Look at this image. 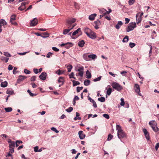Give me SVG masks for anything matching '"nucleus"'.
Wrapping results in <instances>:
<instances>
[{
  "instance_id": "f257e3e1",
  "label": "nucleus",
  "mask_w": 159,
  "mask_h": 159,
  "mask_svg": "<svg viewBox=\"0 0 159 159\" xmlns=\"http://www.w3.org/2000/svg\"><path fill=\"white\" fill-rule=\"evenodd\" d=\"M116 127V129L117 131V135L119 139H121L126 137V134L123 131L121 127L119 125H117Z\"/></svg>"
},
{
  "instance_id": "f03ea898",
  "label": "nucleus",
  "mask_w": 159,
  "mask_h": 159,
  "mask_svg": "<svg viewBox=\"0 0 159 159\" xmlns=\"http://www.w3.org/2000/svg\"><path fill=\"white\" fill-rule=\"evenodd\" d=\"M84 31L87 36L92 39H95L96 37L95 33L89 28H85Z\"/></svg>"
},
{
  "instance_id": "7ed1b4c3",
  "label": "nucleus",
  "mask_w": 159,
  "mask_h": 159,
  "mask_svg": "<svg viewBox=\"0 0 159 159\" xmlns=\"http://www.w3.org/2000/svg\"><path fill=\"white\" fill-rule=\"evenodd\" d=\"M111 85L113 89L119 91L123 89L122 87L120 84L115 82H113Z\"/></svg>"
},
{
  "instance_id": "20e7f679",
  "label": "nucleus",
  "mask_w": 159,
  "mask_h": 159,
  "mask_svg": "<svg viewBox=\"0 0 159 159\" xmlns=\"http://www.w3.org/2000/svg\"><path fill=\"white\" fill-rule=\"evenodd\" d=\"M149 123L155 132H157L158 131V129L157 126V123L154 120L151 121Z\"/></svg>"
},
{
  "instance_id": "39448f33",
  "label": "nucleus",
  "mask_w": 159,
  "mask_h": 159,
  "mask_svg": "<svg viewBox=\"0 0 159 159\" xmlns=\"http://www.w3.org/2000/svg\"><path fill=\"white\" fill-rule=\"evenodd\" d=\"M136 27V24L135 22H132L129 24L128 26L126 28V31L127 32L133 30Z\"/></svg>"
},
{
  "instance_id": "423d86ee",
  "label": "nucleus",
  "mask_w": 159,
  "mask_h": 159,
  "mask_svg": "<svg viewBox=\"0 0 159 159\" xmlns=\"http://www.w3.org/2000/svg\"><path fill=\"white\" fill-rule=\"evenodd\" d=\"M84 68L83 66L78 67L77 68L75 69V70L76 71L79 72V76L81 77H83L84 75Z\"/></svg>"
},
{
  "instance_id": "0eeeda50",
  "label": "nucleus",
  "mask_w": 159,
  "mask_h": 159,
  "mask_svg": "<svg viewBox=\"0 0 159 159\" xmlns=\"http://www.w3.org/2000/svg\"><path fill=\"white\" fill-rule=\"evenodd\" d=\"M76 25V24L72 25V27L67 26L68 27V29H64L63 31V34L64 35H66L71 30H72L75 26Z\"/></svg>"
},
{
  "instance_id": "6e6552de",
  "label": "nucleus",
  "mask_w": 159,
  "mask_h": 159,
  "mask_svg": "<svg viewBox=\"0 0 159 159\" xmlns=\"http://www.w3.org/2000/svg\"><path fill=\"white\" fill-rule=\"evenodd\" d=\"M143 13V12L140 13V12L138 13L136 16V20L137 21V24H138L142 20V16Z\"/></svg>"
},
{
  "instance_id": "1a4fd4ad",
  "label": "nucleus",
  "mask_w": 159,
  "mask_h": 159,
  "mask_svg": "<svg viewBox=\"0 0 159 159\" xmlns=\"http://www.w3.org/2000/svg\"><path fill=\"white\" fill-rule=\"evenodd\" d=\"M75 18H72L67 20L66 22V26L71 27L72 25H73V24L75 22Z\"/></svg>"
},
{
  "instance_id": "9d476101",
  "label": "nucleus",
  "mask_w": 159,
  "mask_h": 159,
  "mask_svg": "<svg viewBox=\"0 0 159 159\" xmlns=\"http://www.w3.org/2000/svg\"><path fill=\"white\" fill-rule=\"evenodd\" d=\"M16 16L14 15H12L11 16L10 21L12 25H17V23L16 22L14 21L16 20Z\"/></svg>"
},
{
  "instance_id": "9b49d317",
  "label": "nucleus",
  "mask_w": 159,
  "mask_h": 159,
  "mask_svg": "<svg viewBox=\"0 0 159 159\" xmlns=\"http://www.w3.org/2000/svg\"><path fill=\"white\" fill-rule=\"evenodd\" d=\"M134 89L136 92L139 95L141 96V94L140 93V91L139 85L137 84H135Z\"/></svg>"
},
{
  "instance_id": "f8f14e48",
  "label": "nucleus",
  "mask_w": 159,
  "mask_h": 159,
  "mask_svg": "<svg viewBox=\"0 0 159 159\" xmlns=\"http://www.w3.org/2000/svg\"><path fill=\"white\" fill-rule=\"evenodd\" d=\"M100 25L101 22L99 20H97L94 22L93 25L96 29H99V26Z\"/></svg>"
},
{
  "instance_id": "ddd939ff",
  "label": "nucleus",
  "mask_w": 159,
  "mask_h": 159,
  "mask_svg": "<svg viewBox=\"0 0 159 159\" xmlns=\"http://www.w3.org/2000/svg\"><path fill=\"white\" fill-rule=\"evenodd\" d=\"M38 22L37 19L35 18H34L33 20H31L30 23V25L32 26H34L36 25Z\"/></svg>"
},
{
  "instance_id": "4468645a",
  "label": "nucleus",
  "mask_w": 159,
  "mask_h": 159,
  "mask_svg": "<svg viewBox=\"0 0 159 159\" xmlns=\"http://www.w3.org/2000/svg\"><path fill=\"white\" fill-rule=\"evenodd\" d=\"M78 134L79 138L80 139H84L85 137V134H84L82 131L80 130L79 131Z\"/></svg>"
},
{
  "instance_id": "2eb2a0df",
  "label": "nucleus",
  "mask_w": 159,
  "mask_h": 159,
  "mask_svg": "<svg viewBox=\"0 0 159 159\" xmlns=\"http://www.w3.org/2000/svg\"><path fill=\"white\" fill-rule=\"evenodd\" d=\"M106 89L107 90V94L109 96L111 92H112V89L111 87V86L110 85H108L107 87L106 88Z\"/></svg>"
},
{
  "instance_id": "dca6fc26",
  "label": "nucleus",
  "mask_w": 159,
  "mask_h": 159,
  "mask_svg": "<svg viewBox=\"0 0 159 159\" xmlns=\"http://www.w3.org/2000/svg\"><path fill=\"white\" fill-rule=\"evenodd\" d=\"M28 2H22L20 6L18 8V9L20 10V11H22L24 10L26 8V7L25 6V5L26 4H28Z\"/></svg>"
},
{
  "instance_id": "f3484780",
  "label": "nucleus",
  "mask_w": 159,
  "mask_h": 159,
  "mask_svg": "<svg viewBox=\"0 0 159 159\" xmlns=\"http://www.w3.org/2000/svg\"><path fill=\"white\" fill-rule=\"evenodd\" d=\"M47 74L45 72H42L41 74L39 75V77L40 79L42 80H44L46 79V76Z\"/></svg>"
},
{
  "instance_id": "a211bd4d",
  "label": "nucleus",
  "mask_w": 159,
  "mask_h": 159,
  "mask_svg": "<svg viewBox=\"0 0 159 159\" xmlns=\"http://www.w3.org/2000/svg\"><path fill=\"white\" fill-rule=\"evenodd\" d=\"M143 131L147 139L148 140H149V136L147 130L145 129H143Z\"/></svg>"
},
{
  "instance_id": "6ab92c4d",
  "label": "nucleus",
  "mask_w": 159,
  "mask_h": 159,
  "mask_svg": "<svg viewBox=\"0 0 159 159\" xmlns=\"http://www.w3.org/2000/svg\"><path fill=\"white\" fill-rule=\"evenodd\" d=\"M88 57L89 58V61H90L91 60H94L96 59L97 57V56L95 54H91L88 55Z\"/></svg>"
},
{
  "instance_id": "aec40b11",
  "label": "nucleus",
  "mask_w": 159,
  "mask_h": 159,
  "mask_svg": "<svg viewBox=\"0 0 159 159\" xmlns=\"http://www.w3.org/2000/svg\"><path fill=\"white\" fill-rule=\"evenodd\" d=\"M26 78V77L23 75H20L19 76V78L17 79V83H19L20 82L24 80Z\"/></svg>"
},
{
  "instance_id": "412c9836",
  "label": "nucleus",
  "mask_w": 159,
  "mask_h": 159,
  "mask_svg": "<svg viewBox=\"0 0 159 159\" xmlns=\"http://www.w3.org/2000/svg\"><path fill=\"white\" fill-rule=\"evenodd\" d=\"M97 16V14L95 13L92 14L89 16V19L90 20H93Z\"/></svg>"
},
{
  "instance_id": "4be33fe9",
  "label": "nucleus",
  "mask_w": 159,
  "mask_h": 159,
  "mask_svg": "<svg viewBox=\"0 0 159 159\" xmlns=\"http://www.w3.org/2000/svg\"><path fill=\"white\" fill-rule=\"evenodd\" d=\"M7 24V22L4 19L0 20V28H1L2 26H4Z\"/></svg>"
},
{
  "instance_id": "5701e85b",
  "label": "nucleus",
  "mask_w": 159,
  "mask_h": 159,
  "mask_svg": "<svg viewBox=\"0 0 159 159\" xmlns=\"http://www.w3.org/2000/svg\"><path fill=\"white\" fill-rule=\"evenodd\" d=\"M123 25V23L121 21H118L117 24L116 25L115 27L117 29H119L120 27Z\"/></svg>"
},
{
  "instance_id": "b1692460",
  "label": "nucleus",
  "mask_w": 159,
  "mask_h": 159,
  "mask_svg": "<svg viewBox=\"0 0 159 159\" xmlns=\"http://www.w3.org/2000/svg\"><path fill=\"white\" fill-rule=\"evenodd\" d=\"M49 36V34L48 32H46L42 33L41 37L43 38H44L48 37Z\"/></svg>"
},
{
  "instance_id": "393cba45",
  "label": "nucleus",
  "mask_w": 159,
  "mask_h": 159,
  "mask_svg": "<svg viewBox=\"0 0 159 159\" xmlns=\"http://www.w3.org/2000/svg\"><path fill=\"white\" fill-rule=\"evenodd\" d=\"M100 13L103 15H105L107 14V11L105 9L102 8L99 11Z\"/></svg>"
},
{
  "instance_id": "a878e982",
  "label": "nucleus",
  "mask_w": 159,
  "mask_h": 159,
  "mask_svg": "<svg viewBox=\"0 0 159 159\" xmlns=\"http://www.w3.org/2000/svg\"><path fill=\"white\" fill-rule=\"evenodd\" d=\"M88 54L87 53H84L83 55V59L87 61H89V58H88Z\"/></svg>"
},
{
  "instance_id": "bb28decb",
  "label": "nucleus",
  "mask_w": 159,
  "mask_h": 159,
  "mask_svg": "<svg viewBox=\"0 0 159 159\" xmlns=\"http://www.w3.org/2000/svg\"><path fill=\"white\" fill-rule=\"evenodd\" d=\"M7 82L6 81L2 82L1 84V86L2 87L4 88L6 87L7 85Z\"/></svg>"
},
{
  "instance_id": "cd10ccee",
  "label": "nucleus",
  "mask_w": 159,
  "mask_h": 159,
  "mask_svg": "<svg viewBox=\"0 0 159 159\" xmlns=\"http://www.w3.org/2000/svg\"><path fill=\"white\" fill-rule=\"evenodd\" d=\"M84 41L83 40H82L78 42V44L80 47H82L84 46Z\"/></svg>"
},
{
  "instance_id": "c85d7f7f",
  "label": "nucleus",
  "mask_w": 159,
  "mask_h": 159,
  "mask_svg": "<svg viewBox=\"0 0 159 159\" xmlns=\"http://www.w3.org/2000/svg\"><path fill=\"white\" fill-rule=\"evenodd\" d=\"M86 74L87 78L90 79L91 78V75L90 72L89 71V70H87L86 71Z\"/></svg>"
},
{
  "instance_id": "c756f323",
  "label": "nucleus",
  "mask_w": 159,
  "mask_h": 159,
  "mask_svg": "<svg viewBox=\"0 0 159 159\" xmlns=\"http://www.w3.org/2000/svg\"><path fill=\"white\" fill-rule=\"evenodd\" d=\"M0 59L2 61H5L6 63H7L8 61L9 58H6L5 57L2 56L1 57Z\"/></svg>"
},
{
  "instance_id": "7c9ffc66",
  "label": "nucleus",
  "mask_w": 159,
  "mask_h": 159,
  "mask_svg": "<svg viewBox=\"0 0 159 159\" xmlns=\"http://www.w3.org/2000/svg\"><path fill=\"white\" fill-rule=\"evenodd\" d=\"M81 29L80 28H79L77 29L76 30L74 31L72 34V35L74 36L76 34L78 33L79 32H81Z\"/></svg>"
},
{
  "instance_id": "2f4dec72",
  "label": "nucleus",
  "mask_w": 159,
  "mask_h": 159,
  "mask_svg": "<svg viewBox=\"0 0 159 159\" xmlns=\"http://www.w3.org/2000/svg\"><path fill=\"white\" fill-rule=\"evenodd\" d=\"M80 114L77 112L76 113V117L74 118V120H76L77 119L79 120H81V117H79Z\"/></svg>"
},
{
  "instance_id": "473e14b6",
  "label": "nucleus",
  "mask_w": 159,
  "mask_h": 159,
  "mask_svg": "<svg viewBox=\"0 0 159 159\" xmlns=\"http://www.w3.org/2000/svg\"><path fill=\"white\" fill-rule=\"evenodd\" d=\"M71 80L72 82L73 85L74 86L79 85L80 84V83L78 81H75L74 80Z\"/></svg>"
},
{
  "instance_id": "72a5a7b5",
  "label": "nucleus",
  "mask_w": 159,
  "mask_h": 159,
  "mask_svg": "<svg viewBox=\"0 0 159 159\" xmlns=\"http://www.w3.org/2000/svg\"><path fill=\"white\" fill-rule=\"evenodd\" d=\"M65 72V70H58L56 72V73L60 75L63 74Z\"/></svg>"
},
{
  "instance_id": "f704fd0d",
  "label": "nucleus",
  "mask_w": 159,
  "mask_h": 159,
  "mask_svg": "<svg viewBox=\"0 0 159 159\" xmlns=\"http://www.w3.org/2000/svg\"><path fill=\"white\" fill-rule=\"evenodd\" d=\"M90 81L89 80H86L84 81V84L85 86L89 85L90 84Z\"/></svg>"
},
{
  "instance_id": "c9c22d12",
  "label": "nucleus",
  "mask_w": 159,
  "mask_h": 159,
  "mask_svg": "<svg viewBox=\"0 0 159 159\" xmlns=\"http://www.w3.org/2000/svg\"><path fill=\"white\" fill-rule=\"evenodd\" d=\"M5 110L6 112H10L11 111L12 109L11 107H6L5 108Z\"/></svg>"
},
{
  "instance_id": "e433bc0d",
  "label": "nucleus",
  "mask_w": 159,
  "mask_h": 159,
  "mask_svg": "<svg viewBox=\"0 0 159 159\" xmlns=\"http://www.w3.org/2000/svg\"><path fill=\"white\" fill-rule=\"evenodd\" d=\"M129 40V37L128 36H126L123 39L122 42L123 43L127 42Z\"/></svg>"
},
{
  "instance_id": "4c0bfd02",
  "label": "nucleus",
  "mask_w": 159,
  "mask_h": 159,
  "mask_svg": "<svg viewBox=\"0 0 159 159\" xmlns=\"http://www.w3.org/2000/svg\"><path fill=\"white\" fill-rule=\"evenodd\" d=\"M74 74L73 72H71L70 74L69 75V78L70 79L73 78L74 79H76L75 77H74Z\"/></svg>"
},
{
  "instance_id": "58836bf2",
  "label": "nucleus",
  "mask_w": 159,
  "mask_h": 159,
  "mask_svg": "<svg viewBox=\"0 0 159 159\" xmlns=\"http://www.w3.org/2000/svg\"><path fill=\"white\" fill-rule=\"evenodd\" d=\"M98 100L101 102H104L105 101V99L104 97H101L98 98Z\"/></svg>"
},
{
  "instance_id": "ea45409f",
  "label": "nucleus",
  "mask_w": 159,
  "mask_h": 159,
  "mask_svg": "<svg viewBox=\"0 0 159 159\" xmlns=\"http://www.w3.org/2000/svg\"><path fill=\"white\" fill-rule=\"evenodd\" d=\"M63 78L62 77H60L59 78V79L58 80V82L59 83H61L62 84H63Z\"/></svg>"
},
{
  "instance_id": "a19ab883",
  "label": "nucleus",
  "mask_w": 159,
  "mask_h": 159,
  "mask_svg": "<svg viewBox=\"0 0 159 159\" xmlns=\"http://www.w3.org/2000/svg\"><path fill=\"white\" fill-rule=\"evenodd\" d=\"M67 68L68 72H70L71 71L73 67L72 65H69L67 66Z\"/></svg>"
},
{
  "instance_id": "79ce46f5",
  "label": "nucleus",
  "mask_w": 159,
  "mask_h": 159,
  "mask_svg": "<svg viewBox=\"0 0 159 159\" xmlns=\"http://www.w3.org/2000/svg\"><path fill=\"white\" fill-rule=\"evenodd\" d=\"M15 145V142L14 141H13L12 142H11V143H10V144H9V148H14Z\"/></svg>"
},
{
  "instance_id": "37998d69",
  "label": "nucleus",
  "mask_w": 159,
  "mask_h": 159,
  "mask_svg": "<svg viewBox=\"0 0 159 159\" xmlns=\"http://www.w3.org/2000/svg\"><path fill=\"white\" fill-rule=\"evenodd\" d=\"M53 54V53L51 52H49L46 55L47 58H49L52 56V55Z\"/></svg>"
},
{
  "instance_id": "c03bdc74",
  "label": "nucleus",
  "mask_w": 159,
  "mask_h": 159,
  "mask_svg": "<svg viewBox=\"0 0 159 159\" xmlns=\"http://www.w3.org/2000/svg\"><path fill=\"white\" fill-rule=\"evenodd\" d=\"M135 2V0H129L128 1V3L129 5H133Z\"/></svg>"
},
{
  "instance_id": "a18cd8bd",
  "label": "nucleus",
  "mask_w": 159,
  "mask_h": 159,
  "mask_svg": "<svg viewBox=\"0 0 159 159\" xmlns=\"http://www.w3.org/2000/svg\"><path fill=\"white\" fill-rule=\"evenodd\" d=\"M121 102L120 103V105L121 106H123L125 104V102L124 99L123 98H121L120 99Z\"/></svg>"
},
{
  "instance_id": "49530a36",
  "label": "nucleus",
  "mask_w": 159,
  "mask_h": 159,
  "mask_svg": "<svg viewBox=\"0 0 159 159\" xmlns=\"http://www.w3.org/2000/svg\"><path fill=\"white\" fill-rule=\"evenodd\" d=\"M73 110V108L72 107H70L66 109V111L68 112H70L72 111Z\"/></svg>"
},
{
  "instance_id": "de8ad7c7",
  "label": "nucleus",
  "mask_w": 159,
  "mask_h": 159,
  "mask_svg": "<svg viewBox=\"0 0 159 159\" xmlns=\"http://www.w3.org/2000/svg\"><path fill=\"white\" fill-rule=\"evenodd\" d=\"M27 92L29 94V95L32 96V97H33V96H35L36 95V94H33V93H32L31 92H30V90H27Z\"/></svg>"
},
{
  "instance_id": "09e8293b",
  "label": "nucleus",
  "mask_w": 159,
  "mask_h": 159,
  "mask_svg": "<svg viewBox=\"0 0 159 159\" xmlns=\"http://www.w3.org/2000/svg\"><path fill=\"white\" fill-rule=\"evenodd\" d=\"M136 44H135V43H131V42H130V43H129V47L131 48H133L135 46Z\"/></svg>"
},
{
  "instance_id": "8fccbe9b",
  "label": "nucleus",
  "mask_w": 159,
  "mask_h": 159,
  "mask_svg": "<svg viewBox=\"0 0 159 159\" xmlns=\"http://www.w3.org/2000/svg\"><path fill=\"white\" fill-rule=\"evenodd\" d=\"M4 55L7 57H11V54L7 52H4Z\"/></svg>"
},
{
  "instance_id": "3c124183",
  "label": "nucleus",
  "mask_w": 159,
  "mask_h": 159,
  "mask_svg": "<svg viewBox=\"0 0 159 159\" xmlns=\"http://www.w3.org/2000/svg\"><path fill=\"white\" fill-rule=\"evenodd\" d=\"M102 77L100 76L96 79H93V81L94 82H96L97 81H100L101 78Z\"/></svg>"
},
{
  "instance_id": "603ef678",
  "label": "nucleus",
  "mask_w": 159,
  "mask_h": 159,
  "mask_svg": "<svg viewBox=\"0 0 159 159\" xmlns=\"http://www.w3.org/2000/svg\"><path fill=\"white\" fill-rule=\"evenodd\" d=\"M103 116L107 119H109L110 118L109 115L108 114H103Z\"/></svg>"
},
{
  "instance_id": "864d4df0",
  "label": "nucleus",
  "mask_w": 159,
  "mask_h": 159,
  "mask_svg": "<svg viewBox=\"0 0 159 159\" xmlns=\"http://www.w3.org/2000/svg\"><path fill=\"white\" fill-rule=\"evenodd\" d=\"M51 129L55 132L56 133H57L59 132V131L57 130L55 128L52 127L51 128Z\"/></svg>"
},
{
  "instance_id": "5fc2aeb1",
  "label": "nucleus",
  "mask_w": 159,
  "mask_h": 159,
  "mask_svg": "<svg viewBox=\"0 0 159 159\" xmlns=\"http://www.w3.org/2000/svg\"><path fill=\"white\" fill-rule=\"evenodd\" d=\"M24 72L26 74H29L30 73V71L26 69L24 70Z\"/></svg>"
},
{
  "instance_id": "6e6d98bb",
  "label": "nucleus",
  "mask_w": 159,
  "mask_h": 159,
  "mask_svg": "<svg viewBox=\"0 0 159 159\" xmlns=\"http://www.w3.org/2000/svg\"><path fill=\"white\" fill-rule=\"evenodd\" d=\"M83 87H77V92H79L82 89Z\"/></svg>"
},
{
  "instance_id": "4d7b16f0",
  "label": "nucleus",
  "mask_w": 159,
  "mask_h": 159,
  "mask_svg": "<svg viewBox=\"0 0 159 159\" xmlns=\"http://www.w3.org/2000/svg\"><path fill=\"white\" fill-rule=\"evenodd\" d=\"M113 137V136L111 135V134H109L108 136V137L107 138V140L108 141H110L112 139Z\"/></svg>"
},
{
  "instance_id": "13d9d810",
  "label": "nucleus",
  "mask_w": 159,
  "mask_h": 159,
  "mask_svg": "<svg viewBox=\"0 0 159 159\" xmlns=\"http://www.w3.org/2000/svg\"><path fill=\"white\" fill-rule=\"evenodd\" d=\"M74 4L75 8L77 9H79V5L77 3L75 2Z\"/></svg>"
},
{
  "instance_id": "bf43d9fd",
  "label": "nucleus",
  "mask_w": 159,
  "mask_h": 159,
  "mask_svg": "<svg viewBox=\"0 0 159 159\" xmlns=\"http://www.w3.org/2000/svg\"><path fill=\"white\" fill-rule=\"evenodd\" d=\"M52 48L53 50L55 52H57L59 51V49L56 47H53Z\"/></svg>"
},
{
  "instance_id": "052dcab7",
  "label": "nucleus",
  "mask_w": 159,
  "mask_h": 159,
  "mask_svg": "<svg viewBox=\"0 0 159 159\" xmlns=\"http://www.w3.org/2000/svg\"><path fill=\"white\" fill-rule=\"evenodd\" d=\"M39 147L38 146H36L34 148V151L35 152H38V150Z\"/></svg>"
},
{
  "instance_id": "680f3d73",
  "label": "nucleus",
  "mask_w": 159,
  "mask_h": 159,
  "mask_svg": "<svg viewBox=\"0 0 159 159\" xmlns=\"http://www.w3.org/2000/svg\"><path fill=\"white\" fill-rule=\"evenodd\" d=\"M6 93L7 94L11 95L13 93V92L12 91H10L7 90L6 92Z\"/></svg>"
},
{
  "instance_id": "e2e57ef3",
  "label": "nucleus",
  "mask_w": 159,
  "mask_h": 159,
  "mask_svg": "<svg viewBox=\"0 0 159 159\" xmlns=\"http://www.w3.org/2000/svg\"><path fill=\"white\" fill-rule=\"evenodd\" d=\"M17 69V68L16 67H15L14 68V69L13 70V74H15L17 73V72L16 71Z\"/></svg>"
},
{
  "instance_id": "0e129e2a",
  "label": "nucleus",
  "mask_w": 159,
  "mask_h": 159,
  "mask_svg": "<svg viewBox=\"0 0 159 159\" xmlns=\"http://www.w3.org/2000/svg\"><path fill=\"white\" fill-rule=\"evenodd\" d=\"M14 148H10L9 152L11 153H13L14 152Z\"/></svg>"
},
{
  "instance_id": "69168bd1",
  "label": "nucleus",
  "mask_w": 159,
  "mask_h": 159,
  "mask_svg": "<svg viewBox=\"0 0 159 159\" xmlns=\"http://www.w3.org/2000/svg\"><path fill=\"white\" fill-rule=\"evenodd\" d=\"M13 68V66L11 65H9L8 67V70H11Z\"/></svg>"
},
{
  "instance_id": "338daca9",
  "label": "nucleus",
  "mask_w": 159,
  "mask_h": 159,
  "mask_svg": "<svg viewBox=\"0 0 159 159\" xmlns=\"http://www.w3.org/2000/svg\"><path fill=\"white\" fill-rule=\"evenodd\" d=\"M36 76H33L31 78V81H33L35 80Z\"/></svg>"
},
{
  "instance_id": "774afa93",
  "label": "nucleus",
  "mask_w": 159,
  "mask_h": 159,
  "mask_svg": "<svg viewBox=\"0 0 159 159\" xmlns=\"http://www.w3.org/2000/svg\"><path fill=\"white\" fill-rule=\"evenodd\" d=\"M159 148V143H157L155 146V149L156 150H157L158 148Z\"/></svg>"
}]
</instances>
